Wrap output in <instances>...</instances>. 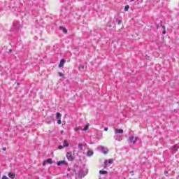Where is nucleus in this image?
<instances>
[{
    "label": "nucleus",
    "mask_w": 179,
    "mask_h": 179,
    "mask_svg": "<svg viewBox=\"0 0 179 179\" xmlns=\"http://www.w3.org/2000/svg\"><path fill=\"white\" fill-rule=\"evenodd\" d=\"M73 171H74L76 174H78L79 177H85L87 174V173H89V170L87 169V168H86V165L85 164H83V166L80 168L79 171H76V169H75V168L73 169Z\"/></svg>",
    "instance_id": "obj_1"
},
{
    "label": "nucleus",
    "mask_w": 179,
    "mask_h": 179,
    "mask_svg": "<svg viewBox=\"0 0 179 179\" xmlns=\"http://www.w3.org/2000/svg\"><path fill=\"white\" fill-rule=\"evenodd\" d=\"M115 134L114 139L118 142H121L122 141V134H124V130L122 129H115Z\"/></svg>",
    "instance_id": "obj_2"
},
{
    "label": "nucleus",
    "mask_w": 179,
    "mask_h": 179,
    "mask_svg": "<svg viewBox=\"0 0 179 179\" xmlns=\"http://www.w3.org/2000/svg\"><path fill=\"white\" fill-rule=\"evenodd\" d=\"M66 157L69 160V162H73L75 160V157L72 155V152H71L66 153Z\"/></svg>",
    "instance_id": "obj_3"
},
{
    "label": "nucleus",
    "mask_w": 179,
    "mask_h": 179,
    "mask_svg": "<svg viewBox=\"0 0 179 179\" xmlns=\"http://www.w3.org/2000/svg\"><path fill=\"white\" fill-rule=\"evenodd\" d=\"M13 29L15 30V31H17V30H20V29H22V26H20V22L17 21L13 22Z\"/></svg>",
    "instance_id": "obj_4"
},
{
    "label": "nucleus",
    "mask_w": 179,
    "mask_h": 179,
    "mask_svg": "<svg viewBox=\"0 0 179 179\" xmlns=\"http://www.w3.org/2000/svg\"><path fill=\"white\" fill-rule=\"evenodd\" d=\"M113 163H114V159H109L108 160H105L104 164H103V167L105 169H107V167L108 166V164H113Z\"/></svg>",
    "instance_id": "obj_5"
},
{
    "label": "nucleus",
    "mask_w": 179,
    "mask_h": 179,
    "mask_svg": "<svg viewBox=\"0 0 179 179\" xmlns=\"http://www.w3.org/2000/svg\"><path fill=\"white\" fill-rule=\"evenodd\" d=\"M128 139L130 143H133V145H135V143H136L138 141V137H134L133 136H129Z\"/></svg>",
    "instance_id": "obj_6"
},
{
    "label": "nucleus",
    "mask_w": 179,
    "mask_h": 179,
    "mask_svg": "<svg viewBox=\"0 0 179 179\" xmlns=\"http://www.w3.org/2000/svg\"><path fill=\"white\" fill-rule=\"evenodd\" d=\"M100 150H101L102 153H103V155H107V153L108 152V149L106 148L105 147L101 146L99 147Z\"/></svg>",
    "instance_id": "obj_7"
},
{
    "label": "nucleus",
    "mask_w": 179,
    "mask_h": 179,
    "mask_svg": "<svg viewBox=\"0 0 179 179\" xmlns=\"http://www.w3.org/2000/svg\"><path fill=\"white\" fill-rule=\"evenodd\" d=\"M57 166H62L64 164V166H68V162L66 161H59L57 163Z\"/></svg>",
    "instance_id": "obj_8"
},
{
    "label": "nucleus",
    "mask_w": 179,
    "mask_h": 179,
    "mask_svg": "<svg viewBox=\"0 0 179 179\" xmlns=\"http://www.w3.org/2000/svg\"><path fill=\"white\" fill-rule=\"evenodd\" d=\"M172 150H173V152H177V150H178L179 149V145L176 144L174 145L173 146L171 147Z\"/></svg>",
    "instance_id": "obj_9"
},
{
    "label": "nucleus",
    "mask_w": 179,
    "mask_h": 179,
    "mask_svg": "<svg viewBox=\"0 0 179 179\" xmlns=\"http://www.w3.org/2000/svg\"><path fill=\"white\" fill-rule=\"evenodd\" d=\"M45 163H48L49 164H52V159L49 158L47 160L44 161L43 166L45 164Z\"/></svg>",
    "instance_id": "obj_10"
},
{
    "label": "nucleus",
    "mask_w": 179,
    "mask_h": 179,
    "mask_svg": "<svg viewBox=\"0 0 179 179\" xmlns=\"http://www.w3.org/2000/svg\"><path fill=\"white\" fill-rule=\"evenodd\" d=\"M64 64H65V59H62L60 60V63L59 64V68H62V66H64Z\"/></svg>",
    "instance_id": "obj_11"
},
{
    "label": "nucleus",
    "mask_w": 179,
    "mask_h": 179,
    "mask_svg": "<svg viewBox=\"0 0 179 179\" xmlns=\"http://www.w3.org/2000/svg\"><path fill=\"white\" fill-rule=\"evenodd\" d=\"M59 30H62L63 33H64L65 34H66V33H68V29H66V28H65L64 27H59Z\"/></svg>",
    "instance_id": "obj_12"
},
{
    "label": "nucleus",
    "mask_w": 179,
    "mask_h": 179,
    "mask_svg": "<svg viewBox=\"0 0 179 179\" xmlns=\"http://www.w3.org/2000/svg\"><path fill=\"white\" fill-rule=\"evenodd\" d=\"M15 176H16V175H15V173H8V177H9L10 178H12V179L15 178Z\"/></svg>",
    "instance_id": "obj_13"
},
{
    "label": "nucleus",
    "mask_w": 179,
    "mask_h": 179,
    "mask_svg": "<svg viewBox=\"0 0 179 179\" xmlns=\"http://www.w3.org/2000/svg\"><path fill=\"white\" fill-rule=\"evenodd\" d=\"M61 117H62V115L61 113H56V118L57 120H61Z\"/></svg>",
    "instance_id": "obj_14"
},
{
    "label": "nucleus",
    "mask_w": 179,
    "mask_h": 179,
    "mask_svg": "<svg viewBox=\"0 0 179 179\" xmlns=\"http://www.w3.org/2000/svg\"><path fill=\"white\" fill-rule=\"evenodd\" d=\"M87 156H88V157L93 156V151L88 150L87 152Z\"/></svg>",
    "instance_id": "obj_15"
},
{
    "label": "nucleus",
    "mask_w": 179,
    "mask_h": 179,
    "mask_svg": "<svg viewBox=\"0 0 179 179\" xmlns=\"http://www.w3.org/2000/svg\"><path fill=\"white\" fill-rule=\"evenodd\" d=\"M108 172H107L106 171H99V174H101L103 176L108 174Z\"/></svg>",
    "instance_id": "obj_16"
},
{
    "label": "nucleus",
    "mask_w": 179,
    "mask_h": 179,
    "mask_svg": "<svg viewBox=\"0 0 179 179\" xmlns=\"http://www.w3.org/2000/svg\"><path fill=\"white\" fill-rule=\"evenodd\" d=\"M63 146L64 148H68V146H69V143H68L66 141H64L63 143Z\"/></svg>",
    "instance_id": "obj_17"
},
{
    "label": "nucleus",
    "mask_w": 179,
    "mask_h": 179,
    "mask_svg": "<svg viewBox=\"0 0 179 179\" xmlns=\"http://www.w3.org/2000/svg\"><path fill=\"white\" fill-rule=\"evenodd\" d=\"M17 10H19V8L15 6L12 8V12H17Z\"/></svg>",
    "instance_id": "obj_18"
},
{
    "label": "nucleus",
    "mask_w": 179,
    "mask_h": 179,
    "mask_svg": "<svg viewBox=\"0 0 179 179\" xmlns=\"http://www.w3.org/2000/svg\"><path fill=\"white\" fill-rule=\"evenodd\" d=\"M129 10V5H127V6L124 7V11H125V12H128Z\"/></svg>",
    "instance_id": "obj_19"
},
{
    "label": "nucleus",
    "mask_w": 179,
    "mask_h": 179,
    "mask_svg": "<svg viewBox=\"0 0 179 179\" xmlns=\"http://www.w3.org/2000/svg\"><path fill=\"white\" fill-rule=\"evenodd\" d=\"M83 144L79 143V144H78V148H79L80 150H83Z\"/></svg>",
    "instance_id": "obj_20"
},
{
    "label": "nucleus",
    "mask_w": 179,
    "mask_h": 179,
    "mask_svg": "<svg viewBox=\"0 0 179 179\" xmlns=\"http://www.w3.org/2000/svg\"><path fill=\"white\" fill-rule=\"evenodd\" d=\"M87 129H89V126H85V127L83 128V131H87Z\"/></svg>",
    "instance_id": "obj_21"
},
{
    "label": "nucleus",
    "mask_w": 179,
    "mask_h": 179,
    "mask_svg": "<svg viewBox=\"0 0 179 179\" xmlns=\"http://www.w3.org/2000/svg\"><path fill=\"white\" fill-rule=\"evenodd\" d=\"M58 75H59V76H60L61 78H64V74H63L62 73L59 72V73H58Z\"/></svg>",
    "instance_id": "obj_22"
},
{
    "label": "nucleus",
    "mask_w": 179,
    "mask_h": 179,
    "mask_svg": "<svg viewBox=\"0 0 179 179\" xmlns=\"http://www.w3.org/2000/svg\"><path fill=\"white\" fill-rule=\"evenodd\" d=\"M57 124H59V125H61V124H62V121H61V119H58Z\"/></svg>",
    "instance_id": "obj_23"
},
{
    "label": "nucleus",
    "mask_w": 179,
    "mask_h": 179,
    "mask_svg": "<svg viewBox=\"0 0 179 179\" xmlns=\"http://www.w3.org/2000/svg\"><path fill=\"white\" fill-rule=\"evenodd\" d=\"M64 148V146L62 145H59L58 146V149L61 150V149H63Z\"/></svg>",
    "instance_id": "obj_24"
},
{
    "label": "nucleus",
    "mask_w": 179,
    "mask_h": 179,
    "mask_svg": "<svg viewBox=\"0 0 179 179\" xmlns=\"http://www.w3.org/2000/svg\"><path fill=\"white\" fill-rule=\"evenodd\" d=\"M2 179H8V177H6V176H3L2 177Z\"/></svg>",
    "instance_id": "obj_25"
},
{
    "label": "nucleus",
    "mask_w": 179,
    "mask_h": 179,
    "mask_svg": "<svg viewBox=\"0 0 179 179\" xmlns=\"http://www.w3.org/2000/svg\"><path fill=\"white\" fill-rule=\"evenodd\" d=\"M9 52H12V49L8 50V51L7 52V53L9 54Z\"/></svg>",
    "instance_id": "obj_26"
},
{
    "label": "nucleus",
    "mask_w": 179,
    "mask_h": 179,
    "mask_svg": "<svg viewBox=\"0 0 179 179\" xmlns=\"http://www.w3.org/2000/svg\"><path fill=\"white\" fill-rule=\"evenodd\" d=\"M169 173V171H164V174L166 175V174H168Z\"/></svg>",
    "instance_id": "obj_27"
},
{
    "label": "nucleus",
    "mask_w": 179,
    "mask_h": 179,
    "mask_svg": "<svg viewBox=\"0 0 179 179\" xmlns=\"http://www.w3.org/2000/svg\"><path fill=\"white\" fill-rule=\"evenodd\" d=\"M117 24H121V20H119V21L117 22Z\"/></svg>",
    "instance_id": "obj_28"
},
{
    "label": "nucleus",
    "mask_w": 179,
    "mask_h": 179,
    "mask_svg": "<svg viewBox=\"0 0 179 179\" xmlns=\"http://www.w3.org/2000/svg\"><path fill=\"white\" fill-rule=\"evenodd\" d=\"M104 131H108V127H106V128L104 129Z\"/></svg>",
    "instance_id": "obj_29"
},
{
    "label": "nucleus",
    "mask_w": 179,
    "mask_h": 179,
    "mask_svg": "<svg viewBox=\"0 0 179 179\" xmlns=\"http://www.w3.org/2000/svg\"><path fill=\"white\" fill-rule=\"evenodd\" d=\"M80 68H81L82 69H85V66H81Z\"/></svg>",
    "instance_id": "obj_30"
},
{
    "label": "nucleus",
    "mask_w": 179,
    "mask_h": 179,
    "mask_svg": "<svg viewBox=\"0 0 179 179\" xmlns=\"http://www.w3.org/2000/svg\"><path fill=\"white\" fill-rule=\"evenodd\" d=\"M163 34H166V31H163Z\"/></svg>",
    "instance_id": "obj_31"
},
{
    "label": "nucleus",
    "mask_w": 179,
    "mask_h": 179,
    "mask_svg": "<svg viewBox=\"0 0 179 179\" xmlns=\"http://www.w3.org/2000/svg\"><path fill=\"white\" fill-rule=\"evenodd\" d=\"M134 1H135V0H130V2H134Z\"/></svg>",
    "instance_id": "obj_32"
},
{
    "label": "nucleus",
    "mask_w": 179,
    "mask_h": 179,
    "mask_svg": "<svg viewBox=\"0 0 179 179\" xmlns=\"http://www.w3.org/2000/svg\"><path fill=\"white\" fill-rule=\"evenodd\" d=\"M3 150H6V148H3Z\"/></svg>",
    "instance_id": "obj_33"
},
{
    "label": "nucleus",
    "mask_w": 179,
    "mask_h": 179,
    "mask_svg": "<svg viewBox=\"0 0 179 179\" xmlns=\"http://www.w3.org/2000/svg\"><path fill=\"white\" fill-rule=\"evenodd\" d=\"M130 173H134V171H131Z\"/></svg>",
    "instance_id": "obj_34"
},
{
    "label": "nucleus",
    "mask_w": 179,
    "mask_h": 179,
    "mask_svg": "<svg viewBox=\"0 0 179 179\" xmlns=\"http://www.w3.org/2000/svg\"><path fill=\"white\" fill-rule=\"evenodd\" d=\"M0 10H1V4H0Z\"/></svg>",
    "instance_id": "obj_35"
},
{
    "label": "nucleus",
    "mask_w": 179,
    "mask_h": 179,
    "mask_svg": "<svg viewBox=\"0 0 179 179\" xmlns=\"http://www.w3.org/2000/svg\"><path fill=\"white\" fill-rule=\"evenodd\" d=\"M69 170H71V169L69 168Z\"/></svg>",
    "instance_id": "obj_36"
}]
</instances>
